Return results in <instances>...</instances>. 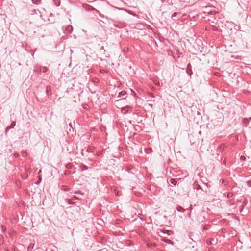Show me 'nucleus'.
Instances as JSON below:
<instances>
[{
  "mask_svg": "<svg viewBox=\"0 0 251 251\" xmlns=\"http://www.w3.org/2000/svg\"><path fill=\"white\" fill-rule=\"evenodd\" d=\"M54 2V3L57 6H59L60 4V1L59 0H53Z\"/></svg>",
  "mask_w": 251,
  "mask_h": 251,
  "instance_id": "nucleus-14",
  "label": "nucleus"
},
{
  "mask_svg": "<svg viewBox=\"0 0 251 251\" xmlns=\"http://www.w3.org/2000/svg\"><path fill=\"white\" fill-rule=\"evenodd\" d=\"M126 91H121V92L119 93V96L121 97L122 96L126 95Z\"/></svg>",
  "mask_w": 251,
  "mask_h": 251,
  "instance_id": "nucleus-13",
  "label": "nucleus"
},
{
  "mask_svg": "<svg viewBox=\"0 0 251 251\" xmlns=\"http://www.w3.org/2000/svg\"><path fill=\"white\" fill-rule=\"evenodd\" d=\"M129 108H131L130 106H126L122 108V111L124 113H126Z\"/></svg>",
  "mask_w": 251,
  "mask_h": 251,
  "instance_id": "nucleus-8",
  "label": "nucleus"
},
{
  "mask_svg": "<svg viewBox=\"0 0 251 251\" xmlns=\"http://www.w3.org/2000/svg\"><path fill=\"white\" fill-rule=\"evenodd\" d=\"M169 183H170L171 184H172L174 185H175L177 183V180L176 179L171 178L169 180Z\"/></svg>",
  "mask_w": 251,
  "mask_h": 251,
  "instance_id": "nucleus-7",
  "label": "nucleus"
},
{
  "mask_svg": "<svg viewBox=\"0 0 251 251\" xmlns=\"http://www.w3.org/2000/svg\"><path fill=\"white\" fill-rule=\"evenodd\" d=\"M247 185L249 187H251V180L247 181Z\"/></svg>",
  "mask_w": 251,
  "mask_h": 251,
  "instance_id": "nucleus-18",
  "label": "nucleus"
},
{
  "mask_svg": "<svg viewBox=\"0 0 251 251\" xmlns=\"http://www.w3.org/2000/svg\"><path fill=\"white\" fill-rule=\"evenodd\" d=\"M178 13L177 12H175L174 13L172 16H171V19L172 20H173V21H176V20H178L179 19H176V17L177 16V15H178Z\"/></svg>",
  "mask_w": 251,
  "mask_h": 251,
  "instance_id": "nucleus-6",
  "label": "nucleus"
},
{
  "mask_svg": "<svg viewBox=\"0 0 251 251\" xmlns=\"http://www.w3.org/2000/svg\"><path fill=\"white\" fill-rule=\"evenodd\" d=\"M87 151L89 152H93L94 151V147H88Z\"/></svg>",
  "mask_w": 251,
  "mask_h": 251,
  "instance_id": "nucleus-12",
  "label": "nucleus"
},
{
  "mask_svg": "<svg viewBox=\"0 0 251 251\" xmlns=\"http://www.w3.org/2000/svg\"><path fill=\"white\" fill-rule=\"evenodd\" d=\"M16 125V122L15 121H13L11 123V125L7 127L5 129V133H6L8 131V130L12 129Z\"/></svg>",
  "mask_w": 251,
  "mask_h": 251,
  "instance_id": "nucleus-2",
  "label": "nucleus"
},
{
  "mask_svg": "<svg viewBox=\"0 0 251 251\" xmlns=\"http://www.w3.org/2000/svg\"><path fill=\"white\" fill-rule=\"evenodd\" d=\"M176 209L178 211L182 212H184L185 210L183 207H182L180 206H178L176 208Z\"/></svg>",
  "mask_w": 251,
  "mask_h": 251,
  "instance_id": "nucleus-11",
  "label": "nucleus"
},
{
  "mask_svg": "<svg viewBox=\"0 0 251 251\" xmlns=\"http://www.w3.org/2000/svg\"><path fill=\"white\" fill-rule=\"evenodd\" d=\"M203 228H204V230H206V229H207V228L206 227V226H204L203 227Z\"/></svg>",
  "mask_w": 251,
  "mask_h": 251,
  "instance_id": "nucleus-23",
  "label": "nucleus"
},
{
  "mask_svg": "<svg viewBox=\"0 0 251 251\" xmlns=\"http://www.w3.org/2000/svg\"><path fill=\"white\" fill-rule=\"evenodd\" d=\"M75 194H81V195H83V193H82L80 191H75Z\"/></svg>",
  "mask_w": 251,
  "mask_h": 251,
  "instance_id": "nucleus-20",
  "label": "nucleus"
},
{
  "mask_svg": "<svg viewBox=\"0 0 251 251\" xmlns=\"http://www.w3.org/2000/svg\"><path fill=\"white\" fill-rule=\"evenodd\" d=\"M68 28L70 29H72V27L71 26H69L68 27Z\"/></svg>",
  "mask_w": 251,
  "mask_h": 251,
  "instance_id": "nucleus-24",
  "label": "nucleus"
},
{
  "mask_svg": "<svg viewBox=\"0 0 251 251\" xmlns=\"http://www.w3.org/2000/svg\"><path fill=\"white\" fill-rule=\"evenodd\" d=\"M194 188L195 189H196L197 190L201 189V190H202L203 191L205 192L206 193H207V189H208L207 187L205 189H203V188H201V186L199 185L197 183H196V182H195L194 183Z\"/></svg>",
  "mask_w": 251,
  "mask_h": 251,
  "instance_id": "nucleus-1",
  "label": "nucleus"
},
{
  "mask_svg": "<svg viewBox=\"0 0 251 251\" xmlns=\"http://www.w3.org/2000/svg\"><path fill=\"white\" fill-rule=\"evenodd\" d=\"M251 119V117H250L249 119L244 118L243 120L244 122H245V123L246 122L247 123H248Z\"/></svg>",
  "mask_w": 251,
  "mask_h": 251,
  "instance_id": "nucleus-17",
  "label": "nucleus"
},
{
  "mask_svg": "<svg viewBox=\"0 0 251 251\" xmlns=\"http://www.w3.org/2000/svg\"><path fill=\"white\" fill-rule=\"evenodd\" d=\"M48 71V68L46 67H43L42 69V72L43 73H46Z\"/></svg>",
  "mask_w": 251,
  "mask_h": 251,
  "instance_id": "nucleus-16",
  "label": "nucleus"
},
{
  "mask_svg": "<svg viewBox=\"0 0 251 251\" xmlns=\"http://www.w3.org/2000/svg\"><path fill=\"white\" fill-rule=\"evenodd\" d=\"M34 244L30 243L27 248V251H32V249L34 248Z\"/></svg>",
  "mask_w": 251,
  "mask_h": 251,
  "instance_id": "nucleus-9",
  "label": "nucleus"
},
{
  "mask_svg": "<svg viewBox=\"0 0 251 251\" xmlns=\"http://www.w3.org/2000/svg\"><path fill=\"white\" fill-rule=\"evenodd\" d=\"M79 199H80V198H78V197H76V196H74L73 197V200H79Z\"/></svg>",
  "mask_w": 251,
  "mask_h": 251,
  "instance_id": "nucleus-19",
  "label": "nucleus"
},
{
  "mask_svg": "<svg viewBox=\"0 0 251 251\" xmlns=\"http://www.w3.org/2000/svg\"><path fill=\"white\" fill-rule=\"evenodd\" d=\"M27 177V176H25V177H24V178L25 179H26Z\"/></svg>",
  "mask_w": 251,
  "mask_h": 251,
  "instance_id": "nucleus-25",
  "label": "nucleus"
},
{
  "mask_svg": "<svg viewBox=\"0 0 251 251\" xmlns=\"http://www.w3.org/2000/svg\"><path fill=\"white\" fill-rule=\"evenodd\" d=\"M104 50V47L103 46H101L100 49V50Z\"/></svg>",
  "mask_w": 251,
  "mask_h": 251,
  "instance_id": "nucleus-22",
  "label": "nucleus"
},
{
  "mask_svg": "<svg viewBox=\"0 0 251 251\" xmlns=\"http://www.w3.org/2000/svg\"><path fill=\"white\" fill-rule=\"evenodd\" d=\"M227 197H229V194L227 195Z\"/></svg>",
  "mask_w": 251,
  "mask_h": 251,
  "instance_id": "nucleus-27",
  "label": "nucleus"
},
{
  "mask_svg": "<svg viewBox=\"0 0 251 251\" xmlns=\"http://www.w3.org/2000/svg\"><path fill=\"white\" fill-rule=\"evenodd\" d=\"M217 239H215L214 238H210L209 240L207 241V243L208 245H214L217 243Z\"/></svg>",
  "mask_w": 251,
  "mask_h": 251,
  "instance_id": "nucleus-3",
  "label": "nucleus"
},
{
  "mask_svg": "<svg viewBox=\"0 0 251 251\" xmlns=\"http://www.w3.org/2000/svg\"><path fill=\"white\" fill-rule=\"evenodd\" d=\"M41 170H39V171L38 173H39L40 172H41Z\"/></svg>",
  "mask_w": 251,
  "mask_h": 251,
  "instance_id": "nucleus-26",
  "label": "nucleus"
},
{
  "mask_svg": "<svg viewBox=\"0 0 251 251\" xmlns=\"http://www.w3.org/2000/svg\"><path fill=\"white\" fill-rule=\"evenodd\" d=\"M41 180H42V178L41 176H39V181L37 184H39L41 181Z\"/></svg>",
  "mask_w": 251,
  "mask_h": 251,
  "instance_id": "nucleus-21",
  "label": "nucleus"
},
{
  "mask_svg": "<svg viewBox=\"0 0 251 251\" xmlns=\"http://www.w3.org/2000/svg\"><path fill=\"white\" fill-rule=\"evenodd\" d=\"M186 72L187 74H189V75H191L193 73L192 69H191V65L190 63H189L187 66Z\"/></svg>",
  "mask_w": 251,
  "mask_h": 251,
  "instance_id": "nucleus-4",
  "label": "nucleus"
},
{
  "mask_svg": "<svg viewBox=\"0 0 251 251\" xmlns=\"http://www.w3.org/2000/svg\"><path fill=\"white\" fill-rule=\"evenodd\" d=\"M80 168H81V170L82 171L86 170L88 169V167L86 165L83 164L80 165Z\"/></svg>",
  "mask_w": 251,
  "mask_h": 251,
  "instance_id": "nucleus-10",
  "label": "nucleus"
},
{
  "mask_svg": "<svg viewBox=\"0 0 251 251\" xmlns=\"http://www.w3.org/2000/svg\"><path fill=\"white\" fill-rule=\"evenodd\" d=\"M6 227L4 226H1V231L2 232H6Z\"/></svg>",
  "mask_w": 251,
  "mask_h": 251,
  "instance_id": "nucleus-15",
  "label": "nucleus"
},
{
  "mask_svg": "<svg viewBox=\"0 0 251 251\" xmlns=\"http://www.w3.org/2000/svg\"><path fill=\"white\" fill-rule=\"evenodd\" d=\"M83 7L87 10H90H90H92V11L95 10V8H94L93 7H92L89 5L84 4Z\"/></svg>",
  "mask_w": 251,
  "mask_h": 251,
  "instance_id": "nucleus-5",
  "label": "nucleus"
}]
</instances>
